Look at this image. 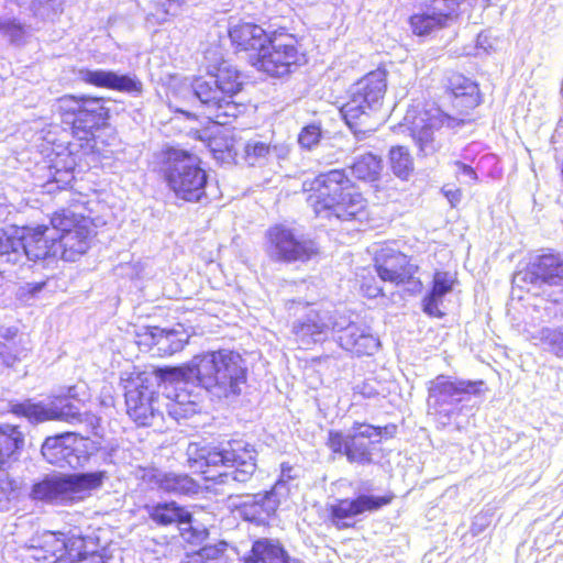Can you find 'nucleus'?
Returning a JSON list of instances; mask_svg holds the SVG:
<instances>
[{
	"mask_svg": "<svg viewBox=\"0 0 563 563\" xmlns=\"http://www.w3.org/2000/svg\"><path fill=\"white\" fill-rule=\"evenodd\" d=\"M455 165L459 167V169L463 174L467 175L474 181H476L478 179L477 174H476L475 169L472 166H470V165H467L465 163H462V162H456Z\"/></svg>",
	"mask_w": 563,
	"mask_h": 563,
	"instance_id": "52",
	"label": "nucleus"
},
{
	"mask_svg": "<svg viewBox=\"0 0 563 563\" xmlns=\"http://www.w3.org/2000/svg\"><path fill=\"white\" fill-rule=\"evenodd\" d=\"M267 252L278 261H306L317 253L312 241H298L292 232L282 225H276L267 232Z\"/></svg>",
	"mask_w": 563,
	"mask_h": 563,
	"instance_id": "14",
	"label": "nucleus"
},
{
	"mask_svg": "<svg viewBox=\"0 0 563 563\" xmlns=\"http://www.w3.org/2000/svg\"><path fill=\"white\" fill-rule=\"evenodd\" d=\"M485 390H487V387L482 379L463 380L453 379L446 375H438L434 379L428 382V404L432 409V415L439 418L451 419L454 411L444 409V406L450 402V398L463 395L478 396Z\"/></svg>",
	"mask_w": 563,
	"mask_h": 563,
	"instance_id": "13",
	"label": "nucleus"
},
{
	"mask_svg": "<svg viewBox=\"0 0 563 563\" xmlns=\"http://www.w3.org/2000/svg\"><path fill=\"white\" fill-rule=\"evenodd\" d=\"M388 166L395 177L408 181L415 173V158L405 145H393L388 151Z\"/></svg>",
	"mask_w": 563,
	"mask_h": 563,
	"instance_id": "29",
	"label": "nucleus"
},
{
	"mask_svg": "<svg viewBox=\"0 0 563 563\" xmlns=\"http://www.w3.org/2000/svg\"><path fill=\"white\" fill-rule=\"evenodd\" d=\"M355 352L360 354H372L378 350L379 342L372 334L360 335L354 340Z\"/></svg>",
	"mask_w": 563,
	"mask_h": 563,
	"instance_id": "45",
	"label": "nucleus"
},
{
	"mask_svg": "<svg viewBox=\"0 0 563 563\" xmlns=\"http://www.w3.org/2000/svg\"><path fill=\"white\" fill-rule=\"evenodd\" d=\"M231 42L242 51L261 53L269 41V34L263 27L253 23H239L230 29Z\"/></svg>",
	"mask_w": 563,
	"mask_h": 563,
	"instance_id": "25",
	"label": "nucleus"
},
{
	"mask_svg": "<svg viewBox=\"0 0 563 563\" xmlns=\"http://www.w3.org/2000/svg\"><path fill=\"white\" fill-rule=\"evenodd\" d=\"M350 111L351 109L349 108V106H343L341 109H340V114L342 117V119L345 121L346 125L349 128L352 126V121H351V118H350Z\"/></svg>",
	"mask_w": 563,
	"mask_h": 563,
	"instance_id": "53",
	"label": "nucleus"
},
{
	"mask_svg": "<svg viewBox=\"0 0 563 563\" xmlns=\"http://www.w3.org/2000/svg\"><path fill=\"white\" fill-rule=\"evenodd\" d=\"M22 258L21 229H0V264H16Z\"/></svg>",
	"mask_w": 563,
	"mask_h": 563,
	"instance_id": "31",
	"label": "nucleus"
},
{
	"mask_svg": "<svg viewBox=\"0 0 563 563\" xmlns=\"http://www.w3.org/2000/svg\"><path fill=\"white\" fill-rule=\"evenodd\" d=\"M331 327V318L327 312L311 310L303 319L294 323L292 333L302 349H309L321 341Z\"/></svg>",
	"mask_w": 563,
	"mask_h": 563,
	"instance_id": "24",
	"label": "nucleus"
},
{
	"mask_svg": "<svg viewBox=\"0 0 563 563\" xmlns=\"http://www.w3.org/2000/svg\"><path fill=\"white\" fill-rule=\"evenodd\" d=\"M150 375L155 379V386L157 385V379H161L164 384L170 385L187 384L197 380L194 358L187 366L159 368L155 372V375Z\"/></svg>",
	"mask_w": 563,
	"mask_h": 563,
	"instance_id": "35",
	"label": "nucleus"
},
{
	"mask_svg": "<svg viewBox=\"0 0 563 563\" xmlns=\"http://www.w3.org/2000/svg\"><path fill=\"white\" fill-rule=\"evenodd\" d=\"M150 517L159 525H189L191 515L176 503L157 504L150 508Z\"/></svg>",
	"mask_w": 563,
	"mask_h": 563,
	"instance_id": "32",
	"label": "nucleus"
},
{
	"mask_svg": "<svg viewBox=\"0 0 563 563\" xmlns=\"http://www.w3.org/2000/svg\"><path fill=\"white\" fill-rule=\"evenodd\" d=\"M58 563H107L98 543L92 538L73 536L69 552Z\"/></svg>",
	"mask_w": 563,
	"mask_h": 563,
	"instance_id": "26",
	"label": "nucleus"
},
{
	"mask_svg": "<svg viewBox=\"0 0 563 563\" xmlns=\"http://www.w3.org/2000/svg\"><path fill=\"white\" fill-rule=\"evenodd\" d=\"M102 472L52 476L34 485L32 497L56 505H70L90 496L103 481Z\"/></svg>",
	"mask_w": 563,
	"mask_h": 563,
	"instance_id": "8",
	"label": "nucleus"
},
{
	"mask_svg": "<svg viewBox=\"0 0 563 563\" xmlns=\"http://www.w3.org/2000/svg\"><path fill=\"white\" fill-rule=\"evenodd\" d=\"M288 494L289 489L280 482L276 483L269 492L245 496L235 507L245 520L261 523L276 511L282 499L286 498Z\"/></svg>",
	"mask_w": 563,
	"mask_h": 563,
	"instance_id": "17",
	"label": "nucleus"
},
{
	"mask_svg": "<svg viewBox=\"0 0 563 563\" xmlns=\"http://www.w3.org/2000/svg\"><path fill=\"white\" fill-rule=\"evenodd\" d=\"M363 427L364 426H361L357 429V432L354 433V439H356L358 437L363 438L364 435H367V437L374 435L376 438L391 439L397 433V426L395 423H389L383 428L367 426V427H365V430H362Z\"/></svg>",
	"mask_w": 563,
	"mask_h": 563,
	"instance_id": "44",
	"label": "nucleus"
},
{
	"mask_svg": "<svg viewBox=\"0 0 563 563\" xmlns=\"http://www.w3.org/2000/svg\"><path fill=\"white\" fill-rule=\"evenodd\" d=\"M164 178L175 196L188 202H198L205 196L207 174L197 156L184 151H172L164 167Z\"/></svg>",
	"mask_w": 563,
	"mask_h": 563,
	"instance_id": "7",
	"label": "nucleus"
},
{
	"mask_svg": "<svg viewBox=\"0 0 563 563\" xmlns=\"http://www.w3.org/2000/svg\"><path fill=\"white\" fill-rule=\"evenodd\" d=\"M442 298L432 296L431 292L423 298V311L433 318H442L444 313L439 309V302Z\"/></svg>",
	"mask_w": 563,
	"mask_h": 563,
	"instance_id": "47",
	"label": "nucleus"
},
{
	"mask_svg": "<svg viewBox=\"0 0 563 563\" xmlns=\"http://www.w3.org/2000/svg\"><path fill=\"white\" fill-rule=\"evenodd\" d=\"M387 71L384 68H377L366 74L358 81L357 93L354 95V117L366 114L373 106L383 100L387 88Z\"/></svg>",
	"mask_w": 563,
	"mask_h": 563,
	"instance_id": "21",
	"label": "nucleus"
},
{
	"mask_svg": "<svg viewBox=\"0 0 563 563\" xmlns=\"http://www.w3.org/2000/svg\"><path fill=\"white\" fill-rule=\"evenodd\" d=\"M80 79L86 84L100 88H107L125 93H140L142 82L131 75H121L112 70L84 69L79 73Z\"/></svg>",
	"mask_w": 563,
	"mask_h": 563,
	"instance_id": "23",
	"label": "nucleus"
},
{
	"mask_svg": "<svg viewBox=\"0 0 563 563\" xmlns=\"http://www.w3.org/2000/svg\"><path fill=\"white\" fill-rule=\"evenodd\" d=\"M71 537L44 531L33 537L26 545L27 558L38 562L58 563L69 552Z\"/></svg>",
	"mask_w": 563,
	"mask_h": 563,
	"instance_id": "19",
	"label": "nucleus"
},
{
	"mask_svg": "<svg viewBox=\"0 0 563 563\" xmlns=\"http://www.w3.org/2000/svg\"><path fill=\"white\" fill-rule=\"evenodd\" d=\"M197 382L218 398L239 395L246 383V365L238 352L218 350L194 357Z\"/></svg>",
	"mask_w": 563,
	"mask_h": 563,
	"instance_id": "3",
	"label": "nucleus"
},
{
	"mask_svg": "<svg viewBox=\"0 0 563 563\" xmlns=\"http://www.w3.org/2000/svg\"><path fill=\"white\" fill-rule=\"evenodd\" d=\"M448 91L452 114L440 112L428 125L412 130L420 150L433 142V129L456 128L472 121V113L481 103L478 86L461 74L449 78Z\"/></svg>",
	"mask_w": 563,
	"mask_h": 563,
	"instance_id": "5",
	"label": "nucleus"
},
{
	"mask_svg": "<svg viewBox=\"0 0 563 563\" xmlns=\"http://www.w3.org/2000/svg\"><path fill=\"white\" fill-rule=\"evenodd\" d=\"M454 279L446 272H435L432 279V286L429 292L432 296L442 298L453 289Z\"/></svg>",
	"mask_w": 563,
	"mask_h": 563,
	"instance_id": "42",
	"label": "nucleus"
},
{
	"mask_svg": "<svg viewBox=\"0 0 563 563\" xmlns=\"http://www.w3.org/2000/svg\"><path fill=\"white\" fill-rule=\"evenodd\" d=\"M332 519L338 528L350 527L352 519V500H341L332 506Z\"/></svg>",
	"mask_w": 563,
	"mask_h": 563,
	"instance_id": "41",
	"label": "nucleus"
},
{
	"mask_svg": "<svg viewBox=\"0 0 563 563\" xmlns=\"http://www.w3.org/2000/svg\"><path fill=\"white\" fill-rule=\"evenodd\" d=\"M322 130L317 123L308 124L302 128L298 135V143L301 147L311 150L317 146L321 140Z\"/></svg>",
	"mask_w": 563,
	"mask_h": 563,
	"instance_id": "40",
	"label": "nucleus"
},
{
	"mask_svg": "<svg viewBox=\"0 0 563 563\" xmlns=\"http://www.w3.org/2000/svg\"><path fill=\"white\" fill-rule=\"evenodd\" d=\"M158 333H154L153 336L157 338L156 344L163 345L164 341H169L168 346L169 353H175L181 350L188 341V335L179 333L177 330H157Z\"/></svg>",
	"mask_w": 563,
	"mask_h": 563,
	"instance_id": "39",
	"label": "nucleus"
},
{
	"mask_svg": "<svg viewBox=\"0 0 563 563\" xmlns=\"http://www.w3.org/2000/svg\"><path fill=\"white\" fill-rule=\"evenodd\" d=\"M0 31L12 42L21 41L24 35L23 27L11 21H0Z\"/></svg>",
	"mask_w": 563,
	"mask_h": 563,
	"instance_id": "46",
	"label": "nucleus"
},
{
	"mask_svg": "<svg viewBox=\"0 0 563 563\" xmlns=\"http://www.w3.org/2000/svg\"><path fill=\"white\" fill-rule=\"evenodd\" d=\"M395 499L394 493H387L384 496L360 495L354 498V515L365 511H376Z\"/></svg>",
	"mask_w": 563,
	"mask_h": 563,
	"instance_id": "38",
	"label": "nucleus"
},
{
	"mask_svg": "<svg viewBox=\"0 0 563 563\" xmlns=\"http://www.w3.org/2000/svg\"><path fill=\"white\" fill-rule=\"evenodd\" d=\"M360 290L367 298H377L384 294L380 282L369 272L362 274Z\"/></svg>",
	"mask_w": 563,
	"mask_h": 563,
	"instance_id": "43",
	"label": "nucleus"
},
{
	"mask_svg": "<svg viewBox=\"0 0 563 563\" xmlns=\"http://www.w3.org/2000/svg\"><path fill=\"white\" fill-rule=\"evenodd\" d=\"M351 188L352 184L344 172L334 169L314 178L308 189L313 192L307 201L317 216L324 211L340 218L341 206L352 202Z\"/></svg>",
	"mask_w": 563,
	"mask_h": 563,
	"instance_id": "10",
	"label": "nucleus"
},
{
	"mask_svg": "<svg viewBox=\"0 0 563 563\" xmlns=\"http://www.w3.org/2000/svg\"><path fill=\"white\" fill-rule=\"evenodd\" d=\"M288 147L285 145L271 146L262 140L251 139L244 145V159L249 165H262L269 158L272 153L277 157L284 158L288 154Z\"/></svg>",
	"mask_w": 563,
	"mask_h": 563,
	"instance_id": "28",
	"label": "nucleus"
},
{
	"mask_svg": "<svg viewBox=\"0 0 563 563\" xmlns=\"http://www.w3.org/2000/svg\"><path fill=\"white\" fill-rule=\"evenodd\" d=\"M291 472H292V466L289 465L288 463H283L280 466V478L276 483L283 482L285 484V486L289 489V487L287 485V481H289L294 477Z\"/></svg>",
	"mask_w": 563,
	"mask_h": 563,
	"instance_id": "51",
	"label": "nucleus"
},
{
	"mask_svg": "<svg viewBox=\"0 0 563 563\" xmlns=\"http://www.w3.org/2000/svg\"><path fill=\"white\" fill-rule=\"evenodd\" d=\"M179 8V0H154L153 8L147 14V21L157 25L163 24L170 16L176 15Z\"/></svg>",
	"mask_w": 563,
	"mask_h": 563,
	"instance_id": "37",
	"label": "nucleus"
},
{
	"mask_svg": "<svg viewBox=\"0 0 563 563\" xmlns=\"http://www.w3.org/2000/svg\"><path fill=\"white\" fill-rule=\"evenodd\" d=\"M373 265L382 282L405 287L412 292L420 291L423 287L418 275V264L395 243H382L373 254Z\"/></svg>",
	"mask_w": 563,
	"mask_h": 563,
	"instance_id": "9",
	"label": "nucleus"
},
{
	"mask_svg": "<svg viewBox=\"0 0 563 563\" xmlns=\"http://www.w3.org/2000/svg\"><path fill=\"white\" fill-rule=\"evenodd\" d=\"M46 282L29 283L21 288L22 295L36 296L45 287Z\"/></svg>",
	"mask_w": 563,
	"mask_h": 563,
	"instance_id": "49",
	"label": "nucleus"
},
{
	"mask_svg": "<svg viewBox=\"0 0 563 563\" xmlns=\"http://www.w3.org/2000/svg\"><path fill=\"white\" fill-rule=\"evenodd\" d=\"M306 60L297 37L284 30L269 34V41L261 53L251 54L250 63L258 71L271 77H284Z\"/></svg>",
	"mask_w": 563,
	"mask_h": 563,
	"instance_id": "6",
	"label": "nucleus"
},
{
	"mask_svg": "<svg viewBox=\"0 0 563 563\" xmlns=\"http://www.w3.org/2000/svg\"><path fill=\"white\" fill-rule=\"evenodd\" d=\"M24 443L22 432L14 426H0V470H3L13 454Z\"/></svg>",
	"mask_w": 563,
	"mask_h": 563,
	"instance_id": "33",
	"label": "nucleus"
},
{
	"mask_svg": "<svg viewBox=\"0 0 563 563\" xmlns=\"http://www.w3.org/2000/svg\"><path fill=\"white\" fill-rule=\"evenodd\" d=\"M329 445L334 452H341L344 449V453L349 461H352V453L349 445L345 443L344 438L340 433H330Z\"/></svg>",
	"mask_w": 563,
	"mask_h": 563,
	"instance_id": "48",
	"label": "nucleus"
},
{
	"mask_svg": "<svg viewBox=\"0 0 563 563\" xmlns=\"http://www.w3.org/2000/svg\"><path fill=\"white\" fill-rule=\"evenodd\" d=\"M124 382L128 415L140 426L151 424L159 412L155 379L147 373H139Z\"/></svg>",
	"mask_w": 563,
	"mask_h": 563,
	"instance_id": "12",
	"label": "nucleus"
},
{
	"mask_svg": "<svg viewBox=\"0 0 563 563\" xmlns=\"http://www.w3.org/2000/svg\"><path fill=\"white\" fill-rule=\"evenodd\" d=\"M22 257L30 261H40L47 257L59 256L56 232L54 227L38 225L35 228L21 229Z\"/></svg>",
	"mask_w": 563,
	"mask_h": 563,
	"instance_id": "18",
	"label": "nucleus"
},
{
	"mask_svg": "<svg viewBox=\"0 0 563 563\" xmlns=\"http://www.w3.org/2000/svg\"><path fill=\"white\" fill-rule=\"evenodd\" d=\"M71 390L73 388L68 389L67 396H55L48 404H34L31 401L19 404L14 406L13 411L34 422L78 419L79 412L77 408L67 401V398L73 397Z\"/></svg>",
	"mask_w": 563,
	"mask_h": 563,
	"instance_id": "16",
	"label": "nucleus"
},
{
	"mask_svg": "<svg viewBox=\"0 0 563 563\" xmlns=\"http://www.w3.org/2000/svg\"><path fill=\"white\" fill-rule=\"evenodd\" d=\"M167 397L169 399L166 405L167 411L176 420L187 418L197 411V404L185 393H176L174 397L170 395Z\"/></svg>",
	"mask_w": 563,
	"mask_h": 563,
	"instance_id": "36",
	"label": "nucleus"
},
{
	"mask_svg": "<svg viewBox=\"0 0 563 563\" xmlns=\"http://www.w3.org/2000/svg\"><path fill=\"white\" fill-rule=\"evenodd\" d=\"M51 224L56 232L59 256L63 260L74 262L87 252L92 233L88 218L63 210L53 216Z\"/></svg>",
	"mask_w": 563,
	"mask_h": 563,
	"instance_id": "11",
	"label": "nucleus"
},
{
	"mask_svg": "<svg viewBox=\"0 0 563 563\" xmlns=\"http://www.w3.org/2000/svg\"><path fill=\"white\" fill-rule=\"evenodd\" d=\"M241 89L240 73L223 62L214 74L209 73L192 80L191 97L199 102L202 115L219 125H225L245 111L242 103L233 100Z\"/></svg>",
	"mask_w": 563,
	"mask_h": 563,
	"instance_id": "2",
	"label": "nucleus"
},
{
	"mask_svg": "<svg viewBox=\"0 0 563 563\" xmlns=\"http://www.w3.org/2000/svg\"><path fill=\"white\" fill-rule=\"evenodd\" d=\"M285 555L279 543L260 539L253 543L251 554L245 559V563H285Z\"/></svg>",
	"mask_w": 563,
	"mask_h": 563,
	"instance_id": "30",
	"label": "nucleus"
},
{
	"mask_svg": "<svg viewBox=\"0 0 563 563\" xmlns=\"http://www.w3.org/2000/svg\"><path fill=\"white\" fill-rule=\"evenodd\" d=\"M444 196L452 207H457L462 198V190L460 188H452L444 190Z\"/></svg>",
	"mask_w": 563,
	"mask_h": 563,
	"instance_id": "50",
	"label": "nucleus"
},
{
	"mask_svg": "<svg viewBox=\"0 0 563 563\" xmlns=\"http://www.w3.org/2000/svg\"><path fill=\"white\" fill-rule=\"evenodd\" d=\"M151 481L162 490L175 494H192L198 485L188 475L156 471Z\"/></svg>",
	"mask_w": 563,
	"mask_h": 563,
	"instance_id": "27",
	"label": "nucleus"
},
{
	"mask_svg": "<svg viewBox=\"0 0 563 563\" xmlns=\"http://www.w3.org/2000/svg\"><path fill=\"white\" fill-rule=\"evenodd\" d=\"M56 107L63 121L71 124L73 140L56 154L53 162L56 170L54 180L68 184L76 168L84 170L89 166L88 158L93 155L96 146L95 132L104 124L108 109L100 98H77L71 95L58 98Z\"/></svg>",
	"mask_w": 563,
	"mask_h": 563,
	"instance_id": "1",
	"label": "nucleus"
},
{
	"mask_svg": "<svg viewBox=\"0 0 563 563\" xmlns=\"http://www.w3.org/2000/svg\"><path fill=\"white\" fill-rule=\"evenodd\" d=\"M428 11L413 13L408 23L411 32L417 36H428L437 30L446 27L459 16L461 0H430Z\"/></svg>",
	"mask_w": 563,
	"mask_h": 563,
	"instance_id": "15",
	"label": "nucleus"
},
{
	"mask_svg": "<svg viewBox=\"0 0 563 563\" xmlns=\"http://www.w3.org/2000/svg\"><path fill=\"white\" fill-rule=\"evenodd\" d=\"M383 172L382 158L373 153L360 155L354 162V176L363 181H377Z\"/></svg>",
	"mask_w": 563,
	"mask_h": 563,
	"instance_id": "34",
	"label": "nucleus"
},
{
	"mask_svg": "<svg viewBox=\"0 0 563 563\" xmlns=\"http://www.w3.org/2000/svg\"><path fill=\"white\" fill-rule=\"evenodd\" d=\"M77 443L78 440L73 433L47 438L42 445V455L53 465L76 468L81 464V459L77 454Z\"/></svg>",
	"mask_w": 563,
	"mask_h": 563,
	"instance_id": "22",
	"label": "nucleus"
},
{
	"mask_svg": "<svg viewBox=\"0 0 563 563\" xmlns=\"http://www.w3.org/2000/svg\"><path fill=\"white\" fill-rule=\"evenodd\" d=\"M191 468L205 475L206 479H214L209 467L224 466L229 472L219 473L220 477H231L239 483L247 482L256 470V452L250 444L234 441L229 448L216 449L190 443L187 449Z\"/></svg>",
	"mask_w": 563,
	"mask_h": 563,
	"instance_id": "4",
	"label": "nucleus"
},
{
	"mask_svg": "<svg viewBox=\"0 0 563 563\" xmlns=\"http://www.w3.org/2000/svg\"><path fill=\"white\" fill-rule=\"evenodd\" d=\"M15 1H16L19 4L24 5V4H30V2H31L32 0H15Z\"/></svg>",
	"mask_w": 563,
	"mask_h": 563,
	"instance_id": "54",
	"label": "nucleus"
},
{
	"mask_svg": "<svg viewBox=\"0 0 563 563\" xmlns=\"http://www.w3.org/2000/svg\"><path fill=\"white\" fill-rule=\"evenodd\" d=\"M526 273L532 284L560 285L563 282V254L548 249L529 262Z\"/></svg>",
	"mask_w": 563,
	"mask_h": 563,
	"instance_id": "20",
	"label": "nucleus"
}]
</instances>
